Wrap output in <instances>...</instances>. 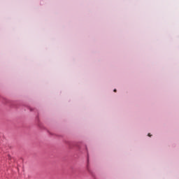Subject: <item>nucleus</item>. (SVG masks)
<instances>
[{
    "label": "nucleus",
    "instance_id": "1",
    "mask_svg": "<svg viewBox=\"0 0 179 179\" xmlns=\"http://www.w3.org/2000/svg\"><path fill=\"white\" fill-rule=\"evenodd\" d=\"M148 136H152V135H150V134H148Z\"/></svg>",
    "mask_w": 179,
    "mask_h": 179
},
{
    "label": "nucleus",
    "instance_id": "2",
    "mask_svg": "<svg viewBox=\"0 0 179 179\" xmlns=\"http://www.w3.org/2000/svg\"><path fill=\"white\" fill-rule=\"evenodd\" d=\"M113 92H117V90H114Z\"/></svg>",
    "mask_w": 179,
    "mask_h": 179
}]
</instances>
